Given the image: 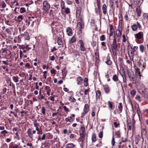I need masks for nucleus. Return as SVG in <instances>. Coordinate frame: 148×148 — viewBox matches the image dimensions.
Here are the masks:
<instances>
[{
    "mask_svg": "<svg viewBox=\"0 0 148 148\" xmlns=\"http://www.w3.org/2000/svg\"><path fill=\"white\" fill-rule=\"evenodd\" d=\"M111 49L114 55H116L118 50V46L117 45L115 37L114 38L112 44H111Z\"/></svg>",
    "mask_w": 148,
    "mask_h": 148,
    "instance_id": "f257e3e1",
    "label": "nucleus"
},
{
    "mask_svg": "<svg viewBox=\"0 0 148 148\" xmlns=\"http://www.w3.org/2000/svg\"><path fill=\"white\" fill-rule=\"evenodd\" d=\"M112 80L115 82H118L116 83L117 86L118 87H120L121 86L122 87V84L121 82L119 80L118 78V75L116 74L114 75L112 77Z\"/></svg>",
    "mask_w": 148,
    "mask_h": 148,
    "instance_id": "f03ea898",
    "label": "nucleus"
},
{
    "mask_svg": "<svg viewBox=\"0 0 148 148\" xmlns=\"http://www.w3.org/2000/svg\"><path fill=\"white\" fill-rule=\"evenodd\" d=\"M43 10H44L47 11L50 8V6L47 1H43Z\"/></svg>",
    "mask_w": 148,
    "mask_h": 148,
    "instance_id": "7ed1b4c3",
    "label": "nucleus"
},
{
    "mask_svg": "<svg viewBox=\"0 0 148 148\" xmlns=\"http://www.w3.org/2000/svg\"><path fill=\"white\" fill-rule=\"evenodd\" d=\"M79 42L80 45V48L82 51H86V49L84 47V44L82 40H79Z\"/></svg>",
    "mask_w": 148,
    "mask_h": 148,
    "instance_id": "20e7f679",
    "label": "nucleus"
},
{
    "mask_svg": "<svg viewBox=\"0 0 148 148\" xmlns=\"http://www.w3.org/2000/svg\"><path fill=\"white\" fill-rule=\"evenodd\" d=\"M76 39L74 36H73L71 38L69 39L68 45H72L73 44L76 42Z\"/></svg>",
    "mask_w": 148,
    "mask_h": 148,
    "instance_id": "39448f33",
    "label": "nucleus"
},
{
    "mask_svg": "<svg viewBox=\"0 0 148 148\" xmlns=\"http://www.w3.org/2000/svg\"><path fill=\"white\" fill-rule=\"evenodd\" d=\"M32 128H29L27 130V133L28 136L31 139H33V135L32 134Z\"/></svg>",
    "mask_w": 148,
    "mask_h": 148,
    "instance_id": "423d86ee",
    "label": "nucleus"
},
{
    "mask_svg": "<svg viewBox=\"0 0 148 148\" xmlns=\"http://www.w3.org/2000/svg\"><path fill=\"white\" fill-rule=\"evenodd\" d=\"M77 26L79 30H81L83 28L84 25L83 23H82V19H81L80 21L77 23Z\"/></svg>",
    "mask_w": 148,
    "mask_h": 148,
    "instance_id": "0eeeda50",
    "label": "nucleus"
},
{
    "mask_svg": "<svg viewBox=\"0 0 148 148\" xmlns=\"http://www.w3.org/2000/svg\"><path fill=\"white\" fill-rule=\"evenodd\" d=\"M103 86L105 93L107 94L109 93L110 91V88L109 86L106 84L103 85Z\"/></svg>",
    "mask_w": 148,
    "mask_h": 148,
    "instance_id": "6e6552de",
    "label": "nucleus"
},
{
    "mask_svg": "<svg viewBox=\"0 0 148 148\" xmlns=\"http://www.w3.org/2000/svg\"><path fill=\"white\" fill-rule=\"evenodd\" d=\"M143 34L142 32H139L138 33L136 34L135 35V37L136 38L140 39L143 37Z\"/></svg>",
    "mask_w": 148,
    "mask_h": 148,
    "instance_id": "1a4fd4ad",
    "label": "nucleus"
},
{
    "mask_svg": "<svg viewBox=\"0 0 148 148\" xmlns=\"http://www.w3.org/2000/svg\"><path fill=\"white\" fill-rule=\"evenodd\" d=\"M127 127L128 130H131L132 127V123H131V121L130 119L127 120Z\"/></svg>",
    "mask_w": 148,
    "mask_h": 148,
    "instance_id": "9d476101",
    "label": "nucleus"
},
{
    "mask_svg": "<svg viewBox=\"0 0 148 148\" xmlns=\"http://www.w3.org/2000/svg\"><path fill=\"white\" fill-rule=\"evenodd\" d=\"M22 35L24 37V38L25 40H29L30 39L29 35L27 32H25L23 34H22Z\"/></svg>",
    "mask_w": 148,
    "mask_h": 148,
    "instance_id": "9b49d317",
    "label": "nucleus"
},
{
    "mask_svg": "<svg viewBox=\"0 0 148 148\" xmlns=\"http://www.w3.org/2000/svg\"><path fill=\"white\" fill-rule=\"evenodd\" d=\"M106 63L108 65H111L112 63V61L110 60V56L108 55L106 58Z\"/></svg>",
    "mask_w": 148,
    "mask_h": 148,
    "instance_id": "f8f14e48",
    "label": "nucleus"
},
{
    "mask_svg": "<svg viewBox=\"0 0 148 148\" xmlns=\"http://www.w3.org/2000/svg\"><path fill=\"white\" fill-rule=\"evenodd\" d=\"M60 5L62 9V13L63 14V12H64V11L63 10L65 8V3L64 1L62 0L60 2Z\"/></svg>",
    "mask_w": 148,
    "mask_h": 148,
    "instance_id": "ddd939ff",
    "label": "nucleus"
},
{
    "mask_svg": "<svg viewBox=\"0 0 148 148\" xmlns=\"http://www.w3.org/2000/svg\"><path fill=\"white\" fill-rule=\"evenodd\" d=\"M141 139L140 135L139 134L137 135L135 137V143L136 144L138 145V143Z\"/></svg>",
    "mask_w": 148,
    "mask_h": 148,
    "instance_id": "4468645a",
    "label": "nucleus"
},
{
    "mask_svg": "<svg viewBox=\"0 0 148 148\" xmlns=\"http://www.w3.org/2000/svg\"><path fill=\"white\" fill-rule=\"evenodd\" d=\"M145 98H146L147 96V92L146 90H141L139 92Z\"/></svg>",
    "mask_w": 148,
    "mask_h": 148,
    "instance_id": "2eb2a0df",
    "label": "nucleus"
},
{
    "mask_svg": "<svg viewBox=\"0 0 148 148\" xmlns=\"http://www.w3.org/2000/svg\"><path fill=\"white\" fill-rule=\"evenodd\" d=\"M66 32L67 35L69 36H71L72 35V30L69 27L66 29Z\"/></svg>",
    "mask_w": 148,
    "mask_h": 148,
    "instance_id": "dca6fc26",
    "label": "nucleus"
},
{
    "mask_svg": "<svg viewBox=\"0 0 148 148\" xmlns=\"http://www.w3.org/2000/svg\"><path fill=\"white\" fill-rule=\"evenodd\" d=\"M82 78L81 77H78L77 80V84L78 85H80L82 84L83 82Z\"/></svg>",
    "mask_w": 148,
    "mask_h": 148,
    "instance_id": "f3484780",
    "label": "nucleus"
},
{
    "mask_svg": "<svg viewBox=\"0 0 148 148\" xmlns=\"http://www.w3.org/2000/svg\"><path fill=\"white\" fill-rule=\"evenodd\" d=\"M73 53L74 55L76 57L77 56H81V55L82 54V52L80 53L79 51L77 50H74Z\"/></svg>",
    "mask_w": 148,
    "mask_h": 148,
    "instance_id": "a211bd4d",
    "label": "nucleus"
},
{
    "mask_svg": "<svg viewBox=\"0 0 148 148\" xmlns=\"http://www.w3.org/2000/svg\"><path fill=\"white\" fill-rule=\"evenodd\" d=\"M75 146V145L73 143H68L65 146L66 148H73Z\"/></svg>",
    "mask_w": 148,
    "mask_h": 148,
    "instance_id": "6ab92c4d",
    "label": "nucleus"
},
{
    "mask_svg": "<svg viewBox=\"0 0 148 148\" xmlns=\"http://www.w3.org/2000/svg\"><path fill=\"white\" fill-rule=\"evenodd\" d=\"M107 8V7L106 6V5L105 4H103L102 6V9L103 13L104 14H106Z\"/></svg>",
    "mask_w": 148,
    "mask_h": 148,
    "instance_id": "aec40b11",
    "label": "nucleus"
},
{
    "mask_svg": "<svg viewBox=\"0 0 148 148\" xmlns=\"http://www.w3.org/2000/svg\"><path fill=\"white\" fill-rule=\"evenodd\" d=\"M146 130L145 128L142 129L141 130V136H142V138L143 139V142H143V135H145L146 134Z\"/></svg>",
    "mask_w": 148,
    "mask_h": 148,
    "instance_id": "412c9836",
    "label": "nucleus"
},
{
    "mask_svg": "<svg viewBox=\"0 0 148 148\" xmlns=\"http://www.w3.org/2000/svg\"><path fill=\"white\" fill-rule=\"evenodd\" d=\"M45 90L48 96H49V92L51 91V90L50 88L48 86H46L45 88Z\"/></svg>",
    "mask_w": 148,
    "mask_h": 148,
    "instance_id": "4be33fe9",
    "label": "nucleus"
},
{
    "mask_svg": "<svg viewBox=\"0 0 148 148\" xmlns=\"http://www.w3.org/2000/svg\"><path fill=\"white\" fill-rule=\"evenodd\" d=\"M96 99L97 100L98 99H99L101 94V92L99 90H97L96 93Z\"/></svg>",
    "mask_w": 148,
    "mask_h": 148,
    "instance_id": "5701e85b",
    "label": "nucleus"
},
{
    "mask_svg": "<svg viewBox=\"0 0 148 148\" xmlns=\"http://www.w3.org/2000/svg\"><path fill=\"white\" fill-rule=\"evenodd\" d=\"M29 45H26L24 46V45H22L21 47V49L23 50H24V49H26L27 50H29L32 49L31 47H29Z\"/></svg>",
    "mask_w": 148,
    "mask_h": 148,
    "instance_id": "b1692460",
    "label": "nucleus"
},
{
    "mask_svg": "<svg viewBox=\"0 0 148 148\" xmlns=\"http://www.w3.org/2000/svg\"><path fill=\"white\" fill-rule=\"evenodd\" d=\"M80 138L81 139L83 143H84V141L85 140V136L86 135V134H80Z\"/></svg>",
    "mask_w": 148,
    "mask_h": 148,
    "instance_id": "393cba45",
    "label": "nucleus"
},
{
    "mask_svg": "<svg viewBox=\"0 0 148 148\" xmlns=\"http://www.w3.org/2000/svg\"><path fill=\"white\" fill-rule=\"evenodd\" d=\"M80 134H86L85 133V128L84 127H81L79 130Z\"/></svg>",
    "mask_w": 148,
    "mask_h": 148,
    "instance_id": "a878e982",
    "label": "nucleus"
},
{
    "mask_svg": "<svg viewBox=\"0 0 148 148\" xmlns=\"http://www.w3.org/2000/svg\"><path fill=\"white\" fill-rule=\"evenodd\" d=\"M89 110V106L88 104H85L84 109V111L86 112H88Z\"/></svg>",
    "mask_w": 148,
    "mask_h": 148,
    "instance_id": "bb28decb",
    "label": "nucleus"
},
{
    "mask_svg": "<svg viewBox=\"0 0 148 148\" xmlns=\"http://www.w3.org/2000/svg\"><path fill=\"white\" fill-rule=\"evenodd\" d=\"M122 29H119L118 30H117L116 32V35L118 37H120L122 34V32L121 31Z\"/></svg>",
    "mask_w": 148,
    "mask_h": 148,
    "instance_id": "cd10ccee",
    "label": "nucleus"
},
{
    "mask_svg": "<svg viewBox=\"0 0 148 148\" xmlns=\"http://www.w3.org/2000/svg\"><path fill=\"white\" fill-rule=\"evenodd\" d=\"M57 42L59 45H61L62 44V41L61 38V37L60 36L58 38Z\"/></svg>",
    "mask_w": 148,
    "mask_h": 148,
    "instance_id": "c85d7f7f",
    "label": "nucleus"
},
{
    "mask_svg": "<svg viewBox=\"0 0 148 148\" xmlns=\"http://www.w3.org/2000/svg\"><path fill=\"white\" fill-rule=\"evenodd\" d=\"M115 135L116 136L117 138H119L121 137V133L120 130H118L115 132Z\"/></svg>",
    "mask_w": 148,
    "mask_h": 148,
    "instance_id": "c756f323",
    "label": "nucleus"
},
{
    "mask_svg": "<svg viewBox=\"0 0 148 148\" xmlns=\"http://www.w3.org/2000/svg\"><path fill=\"white\" fill-rule=\"evenodd\" d=\"M92 140L93 143L95 142L96 140V135L95 134H93L92 135Z\"/></svg>",
    "mask_w": 148,
    "mask_h": 148,
    "instance_id": "7c9ffc66",
    "label": "nucleus"
},
{
    "mask_svg": "<svg viewBox=\"0 0 148 148\" xmlns=\"http://www.w3.org/2000/svg\"><path fill=\"white\" fill-rule=\"evenodd\" d=\"M135 72L136 73H138V75L139 76V78H140V77L141 76V75L140 74V69L138 68H135Z\"/></svg>",
    "mask_w": 148,
    "mask_h": 148,
    "instance_id": "2f4dec72",
    "label": "nucleus"
},
{
    "mask_svg": "<svg viewBox=\"0 0 148 148\" xmlns=\"http://www.w3.org/2000/svg\"><path fill=\"white\" fill-rule=\"evenodd\" d=\"M132 29L133 31H136L137 29V26L136 25L134 24L131 26Z\"/></svg>",
    "mask_w": 148,
    "mask_h": 148,
    "instance_id": "473e14b6",
    "label": "nucleus"
},
{
    "mask_svg": "<svg viewBox=\"0 0 148 148\" xmlns=\"http://www.w3.org/2000/svg\"><path fill=\"white\" fill-rule=\"evenodd\" d=\"M136 12L138 16L139 17L141 15V12L140 9H138V8H136Z\"/></svg>",
    "mask_w": 148,
    "mask_h": 148,
    "instance_id": "72a5a7b5",
    "label": "nucleus"
},
{
    "mask_svg": "<svg viewBox=\"0 0 148 148\" xmlns=\"http://www.w3.org/2000/svg\"><path fill=\"white\" fill-rule=\"evenodd\" d=\"M12 79L13 81L16 83L18 82V77L17 76H13L12 77Z\"/></svg>",
    "mask_w": 148,
    "mask_h": 148,
    "instance_id": "f704fd0d",
    "label": "nucleus"
},
{
    "mask_svg": "<svg viewBox=\"0 0 148 148\" xmlns=\"http://www.w3.org/2000/svg\"><path fill=\"white\" fill-rule=\"evenodd\" d=\"M118 108L119 109V110L120 112H121L123 108V105L121 103H119V106H118Z\"/></svg>",
    "mask_w": 148,
    "mask_h": 148,
    "instance_id": "c9c22d12",
    "label": "nucleus"
},
{
    "mask_svg": "<svg viewBox=\"0 0 148 148\" xmlns=\"http://www.w3.org/2000/svg\"><path fill=\"white\" fill-rule=\"evenodd\" d=\"M65 10L64 11V12H63V13L64 12H65L66 14H68L70 13V10L69 8H65Z\"/></svg>",
    "mask_w": 148,
    "mask_h": 148,
    "instance_id": "e433bc0d",
    "label": "nucleus"
},
{
    "mask_svg": "<svg viewBox=\"0 0 148 148\" xmlns=\"http://www.w3.org/2000/svg\"><path fill=\"white\" fill-rule=\"evenodd\" d=\"M139 48L140 51L142 53L143 52L144 50V45H140V46Z\"/></svg>",
    "mask_w": 148,
    "mask_h": 148,
    "instance_id": "4c0bfd02",
    "label": "nucleus"
},
{
    "mask_svg": "<svg viewBox=\"0 0 148 148\" xmlns=\"http://www.w3.org/2000/svg\"><path fill=\"white\" fill-rule=\"evenodd\" d=\"M69 101L72 102H75L76 101V100L75 98L72 96H70L69 97Z\"/></svg>",
    "mask_w": 148,
    "mask_h": 148,
    "instance_id": "58836bf2",
    "label": "nucleus"
},
{
    "mask_svg": "<svg viewBox=\"0 0 148 148\" xmlns=\"http://www.w3.org/2000/svg\"><path fill=\"white\" fill-rule=\"evenodd\" d=\"M119 29H122V21L121 20H119Z\"/></svg>",
    "mask_w": 148,
    "mask_h": 148,
    "instance_id": "ea45409f",
    "label": "nucleus"
},
{
    "mask_svg": "<svg viewBox=\"0 0 148 148\" xmlns=\"http://www.w3.org/2000/svg\"><path fill=\"white\" fill-rule=\"evenodd\" d=\"M20 12L21 13H23L26 12V10L25 8L22 7L20 8Z\"/></svg>",
    "mask_w": 148,
    "mask_h": 148,
    "instance_id": "a19ab883",
    "label": "nucleus"
},
{
    "mask_svg": "<svg viewBox=\"0 0 148 148\" xmlns=\"http://www.w3.org/2000/svg\"><path fill=\"white\" fill-rule=\"evenodd\" d=\"M136 93V92L134 90H132L130 92V94L132 97H133L135 95Z\"/></svg>",
    "mask_w": 148,
    "mask_h": 148,
    "instance_id": "79ce46f5",
    "label": "nucleus"
},
{
    "mask_svg": "<svg viewBox=\"0 0 148 148\" xmlns=\"http://www.w3.org/2000/svg\"><path fill=\"white\" fill-rule=\"evenodd\" d=\"M80 14V10L77 9L76 11V16L77 17H79Z\"/></svg>",
    "mask_w": 148,
    "mask_h": 148,
    "instance_id": "37998d69",
    "label": "nucleus"
},
{
    "mask_svg": "<svg viewBox=\"0 0 148 148\" xmlns=\"http://www.w3.org/2000/svg\"><path fill=\"white\" fill-rule=\"evenodd\" d=\"M1 7L2 8H5L6 6V4L4 1H3L1 2Z\"/></svg>",
    "mask_w": 148,
    "mask_h": 148,
    "instance_id": "c03bdc74",
    "label": "nucleus"
},
{
    "mask_svg": "<svg viewBox=\"0 0 148 148\" xmlns=\"http://www.w3.org/2000/svg\"><path fill=\"white\" fill-rule=\"evenodd\" d=\"M111 144L112 146H114L115 145V139L113 136L112 137V139L111 142Z\"/></svg>",
    "mask_w": 148,
    "mask_h": 148,
    "instance_id": "a18cd8bd",
    "label": "nucleus"
},
{
    "mask_svg": "<svg viewBox=\"0 0 148 148\" xmlns=\"http://www.w3.org/2000/svg\"><path fill=\"white\" fill-rule=\"evenodd\" d=\"M108 105L110 108L112 109V102L110 101H108Z\"/></svg>",
    "mask_w": 148,
    "mask_h": 148,
    "instance_id": "49530a36",
    "label": "nucleus"
},
{
    "mask_svg": "<svg viewBox=\"0 0 148 148\" xmlns=\"http://www.w3.org/2000/svg\"><path fill=\"white\" fill-rule=\"evenodd\" d=\"M100 40L101 41H104L105 40V36L104 35H102L100 37Z\"/></svg>",
    "mask_w": 148,
    "mask_h": 148,
    "instance_id": "de8ad7c7",
    "label": "nucleus"
},
{
    "mask_svg": "<svg viewBox=\"0 0 148 148\" xmlns=\"http://www.w3.org/2000/svg\"><path fill=\"white\" fill-rule=\"evenodd\" d=\"M42 113L43 114H45V110L46 109L44 107H42Z\"/></svg>",
    "mask_w": 148,
    "mask_h": 148,
    "instance_id": "09e8293b",
    "label": "nucleus"
},
{
    "mask_svg": "<svg viewBox=\"0 0 148 148\" xmlns=\"http://www.w3.org/2000/svg\"><path fill=\"white\" fill-rule=\"evenodd\" d=\"M105 77L107 78V81L109 82L110 81V79L109 78V75L108 73H107L105 75Z\"/></svg>",
    "mask_w": 148,
    "mask_h": 148,
    "instance_id": "8fccbe9b",
    "label": "nucleus"
},
{
    "mask_svg": "<svg viewBox=\"0 0 148 148\" xmlns=\"http://www.w3.org/2000/svg\"><path fill=\"white\" fill-rule=\"evenodd\" d=\"M132 127H133L134 126V124L135 123V121L134 119V116H132Z\"/></svg>",
    "mask_w": 148,
    "mask_h": 148,
    "instance_id": "3c124183",
    "label": "nucleus"
},
{
    "mask_svg": "<svg viewBox=\"0 0 148 148\" xmlns=\"http://www.w3.org/2000/svg\"><path fill=\"white\" fill-rule=\"evenodd\" d=\"M65 120L66 122L69 121V122H73V119H69L68 118H66L65 119Z\"/></svg>",
    "mask_w": 148,
    "mask_h": 148,
    "instance_id": "603ef678",
    "label": "nucleus"
},
{
    "mask_svg": "<svg viewBox=\"0 0 148 148\" xmlns=\"http://www.w3.org/2000/svg\"><path fill=\"white\" fill-rule=\"evenodd\" d=\"M135 99H136V100L139 101V102H140L141 101L140 99V97L138 95H136Z\"/></svg>",
    "mask_w": 148,
    "mask_h": 148,
    "instance_id": "864d4df0",
    "label": "nucleus"
},
{
    "mask_svg": "<svg viewBox=\"0 0 148 148\" xmlns=\"http://www.w3.org/2000/svg\"><path fill=\"white\" fill-rule=\"evenodd\" d=\"M113 124L114 125V126L115 127H118V126L119 125H120L119 123H118L116 122H114V123Z\"/></svg>",
    "mask_w": 148,
    "mask_h": 148,
    "instance_id": "5fc2aeb1",
    "label": "nucleus"
},
{
    "mask_svg": "<svg viewBox=\"0 0 148 148\" xmlns=\"http://www.w3.org/2000/svg\"><path fill=\"white\" fill-rule=\"evenodd\" d=\"M17 18L19 19H21V20H19V21L21 22V20L23 19V16L22 15H19L17 17Z\"/></svg>",
    "mask_w": 148,
    "mask_h": 148,
    "instance_id": "6e6d98bb",
    "label": "nucleus"
},
{
    "mask_svg": "<svg viewBox=\"0 0 148 148\" xmlns=\"http://www.w3.org/2000/svg\"><path fill=\"white\" fill-rule=\"evenodd\" d=\"M89 91V89H85L84 90V94L85 95H88V94H89L88 93V92Z\"/></svg>",
    "mask_w": 148,
    "mask_h": 148,
    "instance_id": "4d7b16f0",
    "label": "nucleus"
},
{
    "mask_svg": "<svg viewBox=\"0 0 148 148\" xmlns=\"http://www.w3.org/2000/svg\"><path fill=\"white\" fill-rule=\"evenodd\" d=\"M122 37H123V42H126V39L125 35L123 34V35Z\"/></svg>",
    "mask_w": 148,
    "mask_h": 148,
    "instance_id": "13d9d810",
    "label": "nucleus"
},
{
    "mask_svg": "<svg viewBox=\"0 0 148 148\" xmlns=\"http://www.w3.org/2000/svg\"><path fill=\"white\" fill-rule=\"evenodd\" d=\"M136 25L137 26V27H138L139 29H140L141 28V26L138 22H136Z\"/></svg>",
    "mask_w": 148,
    "mask_h": 148,
    "instance_id": "bf43d9fd",
    "label": "nucleus"
},
{
    "mask_svg": "<svg viewBox=\"0 0 148 148\" xmlns=\"http://www.w3.org/2000/svg\"><path fill=\"white\" fill-rule=\"evenodd\" d=\"M2 148H8V145L5 143H4L3 144Z\"/></svg>",
    "mask_w": 148,
    "mask_h": 148,
    "instance_id": "052dcab7",
    "label": "nucleus"
},
{
    "mask_svg": "<svg viewBox=\"0 0 148 148\" xmlns=\"http://www.w3.org/2000/svg\"><path fill=\"white\" fill-rule=\"evenodd\" d=\"M138 47H137L134 46L133 47H131V49L135 52L136 51L135 49L136 48V49H138Z\"/></svg>",
    "mask_w": 148,
    "mask_h": 148,
    "instance_id": "680f3d73",
    "label": "nucleus"
},
{
    "mask_svg": "<svg viewBox=\"0 0 148 148\" xmlns=\"http://www.w3.org/2000/svg\"><path fill=\"white\" fill-rule=\"evenodd\" d=\"M8 133V132L5 130H4L3 131H1V134H3V135L4 136H5V134H7Z\"/></svg>",
    "mask_w": 148,
    "mask_h": 148,
    "instance_id": "e2e57ef3",
    "label": "nucleus"
},
{
    "mask_svg": "<svg viewBox=\"0 0 148 148\" xmlns=\"http://www.w3.org/2000/svg\"><path fill=\"white\" fill-rule=\"evenodd\" d=\"M103 132H100L99 134V136L100 138H102L103 137Z\"/></svg>",
    "mask_w": 148,
    "mask_h": 148,
    "instance_id": "0e129e2a",
    "label": "nucleus"
},
{
    "mask_svg": "<svg viewBox=\"0 0 148 148\" xmlns=\"http://www.w3.org/2000/svg\"><path fill=\"white\" fill-rule=\"evenodd\" d=\"M66 3L68 5H71L72 4V2L69 0H66Z\"/></svg>",
    "mask_w": 148,
    "mask_h": 148,
    "instance_id": "69168bd1",
    "label": "nucleus"
},
{
    "mask_svg": "<svg viewBox=\"0 0 148 148\" xmlns=\"http://www.w3.org/2000/svg\"><path fill=\"white\" fill-rule=\"evenodd\" d=\"M131 74H128V76H129V77L130 78V79L132 81V80H133V79H134V77H131Z\"/></svg>",
    "mask_w": 148,
    "mask_h": 148,
    "instance_id": "338daca9",
    "label": "nucleus"
},
{
    "mask_svg": "<svg viewBox=\"0 0 148 148\" xmlns=\"http://www.w3.org/2000/svg\"><path fill=\"white\" fill-rule=\"evenodd\" d=\"M63 108L65 111L68 112L69 111V109L67 108L66 106H64L63 107Z\"/></svg>",
    "mask_w": 148,
    "mask_h": 148,
    "instance_id": "774afa93",
    "label": "nucleus"
}]
</instances>
